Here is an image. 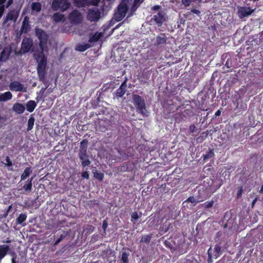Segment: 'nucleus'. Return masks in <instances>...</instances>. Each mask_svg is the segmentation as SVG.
I'll use <instances>...</instances> for the list:
<instances>
[{
    "label": "nucleus",
    "instance_id": "obj_55",
    "mask_svg": "<svg viewBox=\"0 0 263 263\" xmlns=\"http://www.w3.org/2000/svg\"><path fill=\"white\" fill-rule=\"evenodd\" d=\"M221 114V111L220 110H218L216 111V112L215 113V116L217 117L219 116Z\"/></svg>",
    "mask_w": 263,
    "mask_h": 263
},
{
    "label": "nucleus",
    "instance_id": "obj_50",
    "mask_svg": "<svg viewBox=\"0 0 263 263\" xmlns=\"http://www.w3.org/2000/svg\"><path fill=\"white\" fill-rule=\"evenodd\" d=\"M161 9V6L159 5H155L152 7V10H158Z\"/></svg>",
    "mask_w": 263,
    "mask_h": 263
},
{
    "label": "nucleus",
    "instance_id": "obj_16",
    "mask_svg": "<svg viewBox=\"0 0 263 263\" xmlns=\"http://www.w3.org/2000/svg\"><path fill=\"white\" fill-rule=\"evenodd\" d=\"M10 250V247L8 245H0V263L2 259L6 255Z\"/></svg>",
    "mask_w": 263,
    "mask_h": 263
},
{
    "label": "nucleus",
    "instance_id": "obj_49",
    "mask_svg": "<svg viewBox=\"0 0 263 263\" xmlns=\"http://www.w3.org/2000/svg\"><path fill=\"white\" fill-rule=\"evenodd\" d=\"M164 245L167 248L171 249L172 248V245L171 243L168 241H166V240L165 241Z\"/></svg>",
    "mask_w": 263,
    "mask_h": 263
},
{
    "label": "nucleus",
    "instance_id": "obj_3",
    "mask_svg": "<svg viewBox=\"0 0 263 263\" xmlns=\"http://www.w3.org/2000/svg\"><path fill=\"white\" fill-rule=\"evenodd\" d=\"M132 100L137 111L140 112L143 117H148L149 116V112L146 108L144 99L139 95L133 94Z\"/></svg>",
    "mask_w": 263,
    "mask_h": 263
},
{
    "label": "nucleus",
    "instance_id": "obj_20",
    "mask_svg": "<svg viewBox=\"0 0 263 263\" xmlns=\"http://www.w3.org/2000/svg\"><path fill=\"white\" fill-rule=\"evenodd\" d=\"M12 98V95L10 91H7L0 95V102H5L10 100Z\"/></svg>",
    "mask_w": 263,
    "mask_h": 263
},
{
    "label": "nucleus",
    "instance_id": "obj_42",
    "mask_svg": "<svg viewBox=\"0 0 263 263\" xmlns=\"http://www.w3.org/2000/svg\"><path fill=\"white\" fill-rule=\"evenodd\" d=\"M195 0H181L182 4L185 7L189 6Z\"/></svg>",
    "mask_w": 263,
    "mask_h": 263
},
{
    "label": "nucleus",
    "instance_id": "obj_58",
    "mask_svg": "<svg viewBox=\"0 0 263 263\" xmlns=\"http://www.w3.org/2000/svg\"><path fill=\"white\" fill-rule=\"evenodd\" d=\"M6 0H0V5H4V3L6 2Z\"/></svg>",
    "mask_w": 263,
    "mask_h": 263
},
{
    "label": "nucleus",
    "instance_id": "obj_45",
    "mask_svg": "<svg viewBox=\"0 0 263 263\" xmlns=\"http://www.w3.org/2000/svg\"><path fill=\"white\" fill-rule=\"evenodd\" d=\"M107 226H108V222H107V220L105 219L103 221V224H102V228H103L104 232L105 233H106V230L107 228Z\"/></svg>",
    "mask_w": 263,
    "mask_h": 263
},
{
    "label": "nucleus",
    "instance_id": "obj_37",
    "mask_svg": "<svg viewBox=\"0 0 263 263\" xmlns=\"http://www.w3.org/2000/svg\"><path fill=\"white\" fill-rule=\"evenodd\" d=\"M130 165L127 163H124L120 167V171L121 172H128L129 170Z\"/></svg>",
    "mask_w": 263,
    "mask_h": 263
},
{
    "label": "nucleus",
    "instance_id": "obj_39",
    "mask_svg": "<svg viewBox=\"0 0 263 263\" xmlns=\"http://www.w3.org/2000/svg\"><path fill=\"white\" fill-rule=\"evenodd\" d=\"M211 252H212V247H211L208 250V262L209 263L213 262L212 258H213V255L212 254Z\"/></svg>",
    "mask_w": 263,
    "mask_h": 263
},
{
    "label": "nucleus",
    "instance_id": "obj_52",
    "mask_svg": "<svg viewBox=\"0 0 263 263\" xmlns=\"http://www.w3.org/2000/svg\"><path fill=\"white\" fill-rule=\"evenodd\" d=\"M144 0H134V5H136L139 3H142Z\"/></svg>",
    "mask_w": 263,
    "mask_h": 263
},
{
    "label": "nucleus",
    "instance_id": "obj_26",
    "mask_svg": "<svg viewBox=\"0 0 263 263\" xmlns=\"http://www.w3.org/2000/svg\"><path fill=\"white\" fill-rule=\"evenodd\" d=\"M203 200L204 198H201L200 197L195 198L194 196H190L186 200H185L184 202H191L192 203H194V205H195L197 203L202 201Z\"/></svg>",
    "mask_w": 263,
    "mask_h": 263
},
{
    "label": "nucleus",
    "instance_id": "obj_54",
    "mask_svg": "<svg viewBox=\"0 0 263 263\" xmlns=\"http://www.w3.org/2000/svg\"><path fill=\"white\" fill-rule=\"evenodd\" d=\"M257 198H255L252 202V204H251V205H252V208H253L254 206V204H255V203L257 201Z\"/></svg>",
    "mask_w": 263,
    "mask_h": 263
},
{
    "label": "nucleus",
    "instance_id": "obj_1",
    "mask_svg": "<svg viewBox=\"0 0 263 263\" xmlns=\"http://www.w3.org/2000/svg\"><path fill=\"white\" fill-rule=\"evenodd\" d=\"M35 34L39 40L40 50L34 54V59L37 63V73L39 80L44 82L45 80L46 69L47 67V59L44 54V51H48L47 44L49 40V35L41 28H35Z\"/></svg>",
    "mask_w": 263,
    "mask_h": 263
},
{
    "label": "nucleus",
    "instance_id": "obj_17",
    "mask_svg": "<svg viewBox=\"0 0 263 263\" xmlns=\"http://www.w3.org/2000/svg\"><path fill=\"white\" fill-rule=\"evenodd\" d=\"M13 110L17 114H22L25 111L24 106L19 103H15L12 107Z\"/></svg>",
    "mask_w": 263,
    "mask_h": 263
},
{
    "label": "nucleus",
    "instance_id": "obj_36",
    "mask_svg": "<svg viewBox=\"0 0 263 263\" xmlns=\"http://www.w3.org/2000/svg\"><path fill=\"white\" fill-rule=\"evenodd\" d=\"M129 253L126 252H123L121 255V260L123 263H128V256Z\"/></svg>",
    "mask_w": 263,
    "mask_h": 263
},
{
    "label": "nucleus",
    "instance_id": "obj_2",
    "mask_svg": "<svg viewBox=\"0 0 263 263\" xmlns=\"http://www.w3.org/2000/svg\"><path fill=\"white\" fill-rule=\"evenodd\" d=\"M88 145V142L86 139H83L80 142L78 156L83 167L88 166L91 163L87 154Z\"/></svg>",
    "mask_w": 263,
    "mask_h": 263
},
{
    "label": "nucleus",
    "instance_id": "obj_30",
    "mask_svg": "<svg viewBox=\"0 0 263 263\" xmlns=\"http://www.w3.org/2000/svg\"><path fill=\"white\" fill-rule=\"evenodd\" d=\"M102 36L103 33L102 32H97L89 37V42L94 43L98 42Z\"/></svg>",
    "mask_w": 263,
    "mask_h": 263
},
{
    "label": "nucleus",
    "instance_id": "obj_51",
    "mask_svg": "<svg viewBox=\"0 0 263 263\" xmlns=\"http://www.w3.org/2000/svg\"><path fill=\"white\" fill-rule=\"evenodd\" d=\"M13 0H8L6 8H8L13 3Z\"/></svg>",
    "mask_w": 263,
    "mask_h": 263
},
{
    "label": "nucleus",
    "instance_id": "obj_35",
    "mask_svg": "<svg viewBox=\"0 0 263 263\" xmlns=\"http://www.w3.org/2000/svg\"><path fill=\"white\" fill-rule=\"evenodd\" d=\"M27 218V215L25 214H21L16 218V223L21 224Z\"/></svg>",
    "mask_w": 263,
    "mask_h": 263
},
{
    "label": "nucleus",
    "instance_id": "obj_14",
    "mask_svg": "<svg viewBox=\"0 0 263 263\" xmlns=\"http://www.w3.org/2000/svg\"><path fill=\"white\" fill-rule=\"evenodd\" d=\"M31 29L29 18L28 16H25L22 22V25L20 30V34L27 33Z\"/></svg>",
    "mask_w": 263,
    "mask_h": 263
},
{
    "label": "nucleus",
    "instance_id": "obj_56",
    "mask_svg": "<svg viewBox=\"0 0 263 263\" xmlns=\"http://www.w3.org/2000/svg\"><path fill=\"white\" fill-rule=\"evenodd\" d=\"M16 258V256H14L12 257V258L11 259V263H16V261H15Z\"/></svg>",
    "mask_w": 263,
    "mask_h": 263
},
{
    "label": "nucleus",
    "instance_id": "obj_9",
    "mask_svg": "<svg viewBox=\"0 0 263 263\" xmlns=\"http://www.w3.org/2000/svg\"><path fill=\"white\" fill-rule=\"evenodd\" d=\"M254 12L250 7H239L238 8L237 15L239 18L242 19L250 15Z\"/></svg>",
    "mask_w": 263,
    "mask_h": 263
},
{
    "label": "nucleus",
    "instance_id": "obj_62",
    "mask_svg": "<svg viewBox=\"0 0 263 263\" xmlns=\"http://www.w3.org/2000/svg\"><path fill=\"white\" fill-rule=\"evenodd\" d=\"M225 65L228 67V68H229V64H228V61H227Z\"/></svg>",
    "mask_w": 263,
    "mask_h": 263
},
{
    "label": "nucleus",
    "instance_id": "obj_27",
    "mask_svg": "<svg viewBox=\"0 0 263 263\" xmlns=\"http://www.w3.org/2000/svg\"><path fill=\"white\" fill-rule=\"evenodd\" d=\"M73 3L77 7H84L88 5V0H73Z\"/></svg>",
    "mask_w": 263,
    "mask_h": 263
},
{
    "label": "nucleus",
    "instance_id": "obj_34",
    "mask_svg": "<svg viewBox=\"0 0 263 263\" xmlns=\"http://www.w3.org/2000/svg\"><path fill=\"white\" fill-rule=\"evenodd\" d=\"M34 121V118L32 116H31L28 121L27 128L28 131L31 130L33 128Z\"/></svg>",
    "mask_w": 263,
    "mask_h": 263
},
{
    "label": "nucleus",
    "instance_id": "obj_59",
    "mask_svg": "<svg viewBox=\"0 0 263 263\" xmlns=\"http://www.w3.org/2000/svg\"><path fill=\"white\" fill-rule=\"evenodd\" d=\"M203 139V138L202 137L201 138V136L199 137H198V138H197V140L198 141H202Z\"/></svg>",
    "mask_w": 263,
    "mask_h": 263
},
{
    "label": "nucleus",
    "instance_id": "obj_33",
    "mask_svg": "<svg viewBox=\"0 0 263 263\" xmlns=\"http://www.w3.org/2000/svg\"><path fill=\"white\" fill-rule=\"evenodd\" d=\"M93 176L95 178L99 180L100 181H103L104 177V175L103 173L100 172L98 171L93 172Z\"/></svg>",
    "mask_w": 263,
    "mask_h": 263
},
{
    "label": "nucleus",
    "instance_id": "obj_18",
    "mask_svg": "<svg viewBox=\"0 0 263 263\" xmlns=\"http://www.w3.org/2000/svg\"><path fill=\"white\" fill-rule=\"evenodd\" d=\"M167 37L165 33H161L158 35L156 39V45L158 46L165 44L166 43Z\"/></svg>",
    "mask_w": 263,
    "mask_h": 263
},
{
    "label": "nucleus",
    "instance_id": "obj_10",
    "mask_svg": "<svg viewBox=\"0 0 263 263\" xmlns=\"http://www.w3.org/2000/svg\"><path fill=\"white\" fill-rule=\"evenodd\" d=\"M127 79L126 78L125 80L122 83L119 88H118L114 93L115 98H122L126 93L127 91Z\"/></svg>",
    "mask_w": 263,
    "mask_h": 263
},
{
    "label": "nucleus",
    "instance_id": "obj_64",
    "mask_svg": "<svg viewBox=\"0 0 263 263\" xmlns=\"http://www.w3.org/2000/svg\"><path fill=\"white\" fill-rule=\"evenodd\" d=\"M169 229V227H167V228H165V232H167Z\"/></svg>",
    "mask_w": 263,
    "mask_h": 263
},
{
    "label": "nucleus",
    "instance_id": "obj_40",
    "mask_svg": "<svg viewBox=\"0 0 263 263\" xmlns=\"http://www.w3.org/2000/svg\"><path fill=\"white\" fill-rule=\"evenodd\" d=\"M214 200H212L211 201H208L206 202H205L203 205H204V207L205 209H209L210 208H211L213 204H214Z\"/></svg>",
    "mask_w": 263,
    "mask_h": 263
},
{
    "label": "nucleus",
    "instance_id": "obj_32",
    "mask_svg": "<svg viewBox=\"0 0 263 263\" xmlns=\"http://www.w3.org/2000/svg\"><path fill=\"white\" fill-rule=\"evenodd\" d=\"M214 155H215V154H214L213 149H209V151L208 152H207L205 154L203 155V156H202L203 160L204 162H205L209 159L214 157Z\"/></svg>",
    "mask_w": 263,
    "mask_h": 263
},
{
    "label": "nucleus",
    "instance_id": "obj_25",
    "mask_svg": "<svg viewBox=\"0 0 263 263\" xmlns=\"http://www.w3.org/2000/svg\"><path fill=\"white\" fill-rule=\"evenodd\" d=\"M32 171L31 167H26L21 176V180H24L27 179L32 173Z\"/></svg>",
    "mask_w": 263,
    "mask_h": 263
},
{
    "label": "nucleus",
    "instance_id": "obj_15",
    "mask_svg": "<svg viewBox=\"0 0 263 263\" xmlns=\"http://www.w3.org/2000/svg\"><path fill=\"white\" fill-rule=\"evenodd\" d=\"M212 254L213 255L214 258H217L220 255L222 254V251L221 250V247L219 243L215 245L214 249L212 248Z\"/></svg>",
    "mask_w": 263,
    "mask_h": 263
},
{
    "label": "nucleus",
    "instance_id": "obj_60",
    "mask_svg": "<svg viewBox=\"0 0 263 263\" xmlns=\"http://www.w3.org/2000/svg\"><path fill=\"white\" fill-rule=\"evenodd\" d=\"M263 192V185L261 186V189L259 191L260 193H262Z\"/></svg>",
    "mask_w": 263,
    "mask_h": 263
},
{
    "label": "nucleus",
    "instance_id": "obj_21",
    "mask_svg": "<svg viewBox=\"0 0 263 263\" xmlns=\"http://www.w3.org/2000/svg\"><path fill=\"white\" fill-rule=\"evenodd\" d=\"M33 179V177H31L30 179H28L26 183L23 186V189L27 192H31L32 189V180Z\"/></svg>",
    "mask_w": 263,
    "mask_h": 263
},
{
    "label": "nucleus",
    "instance_id": "obj_43",
    "mask_svg": "<svg viewBox=\"0 0 263 263\" xmlns=\"http://www.w3.org/2000/svg\"><path fill=\"white\" fill-rule=\"evenodd\" d=\"M151 238L152 237L149 235H145L142 237L141 241H143L146 243H148L150 242Z\"/></svg>",
    "mask_w": 263,
    "mask_h": 263
},
{
    "label": "nucleus",
    "instance_id": "obj_22",
    "mask_svg": "<svg viewBox=\"0 0 263 263\" xmlns=\"http://www.w3.org/2000/svg\"><path fill=\"white\" fill-rule=\"evenodd\" d=\"M36 106V102L33 100H30L26 104V109L29 112H32Z\"/></svg>",
    "mask_w": 263,
    "mask_h": 263
},
{
    "label": "nucleus",
    "instance_id": "obj_13",
    "mask_svg": "<svg viewBox=\"0 0 263 263\" xmlns=\"http://www.w3.org/2000/svg\"><path fill=\"white\" fill-rule=\"evenodd\" d=\"M18 16V11L14 9L10 10L4 18V23H7L9 21L15 22Z\"/></svg>",
    "mask_w": 263,
    "mask_h": 263
},
{
    "label": "nucleus",
    "instance_id": "obj_61",
    "mask_svg": "<svg viewBox=\"0 0 263 263\" xmlns=\"http://www.w3.org/2000/svg\"><path fill=\"white\" fill-rule=\"evenodd\" d=\"M222 181L219 184L218 187H217V189H219L220 188V187L221 186V185H222Z\"/></svg>",
    "mask_w": 263,
    "mask_h": 263
},
{
    "label": "nucleus",
    "instance_id": "obj_46",
    "mask_svg": "<svg viewBox=\"0 0 263 263\" xmlns=\"http://www.w3.org/2000/svg\"><path fill=\"white\" fill-rule=\"evenodd\" d=\"M82 177L84 178H86L87 179H88L89 178V175L87 171H85L82 173Z\"/></svg>",
    "mask_w": 263,
    "mask_h": 263
},
{
    "label": "nucleus",
    "instance_id": "obj_5",
    "mask_svg": "<svg viewBox=\"0 0 263 263\" xmlns=\"http://www.w3.org/2000/svg\"><path fill=\"white\" fill-rule=\"evenodd\" d=\"M128 10L127 4L125 2H122L118 6L117 11L115 13L116 21H121L125 16Z\"/></svg>",
    "mask_w": 263,
    "mask_h": 263
},
{
    "label": "nucleus",
    "instance_id": "obj_24",
    "mask_svg": "<svg viewBox=\"0 0 263 263\" xmlns=\"http://www.w3.org/2000/svg\"><path fill=\"white\" fill-rule=\"evenodd\" d=\"M10 52L5 48L0 54V62H6L9 58Z\"/></svg>",
    "mask_w": 263,
    "mask_h": 263
},
{
    "label": "nucleus",
    "instance_id": "obj_31",
    "mask_svg": "<svg viewBox=\"0 0 263 263\" xmlns=\"http://www.w3.org/2000/svg\"><path fill=\"white\" fill-rule=\"evenodd\" d=\"M68 235V232L62 231V233L60 234L59 237L55 240L53 243V246L58 245L62 240L65 238Z\"/></svg>",
    "mask_w": 263,
    "mask_h": 263
},
{
    "label": "nucleus",
    "instance_id": "obj_47",
    "mask_svg": "<svg viewBox=\"0 0 263 263\" xmlns=\"http://www.w3.org/2000/svg\"><path fill=\"white\" fill-rule=\"evenodd\" d=\"M5 11V6L2 5L0 6V18L3 16L4 12Z\"/></svg>",
    "mask_w": 263,
    "mask_h": 263
},
{
    "label": "nucleus",
    "instance_id": "obj_28",
    "mask_svg": "<svg viewBox=\"0 0 263 263\" xmlns=\"http://www.w3.org/2000/svg\"><path fill=\"white\" fill-rule=\"evenodd\" d=\"M198 107L201 110L206 111L208 109L205 106V97L198 99Z\"/></svg>",
    "mask_w": 263,
    "mask_h": 263
},
{
    "label": "nucleus",
    "instance_id": "obj_53",
    "mask_svg": "<svg viewBox=\"0 0 263 263\" xmlns=\"http://www.w3.org/2000/svg\"><path fill=\"white\" fill-rule=\"evenodd\" d=\"M242 189L241 187L237 192V196L239 197L242 194Z\"/></svg>",
    "mask_w": 263,
    "mask_h": 263
},
{
    "label": "nucleus",
    "instance_id": "obj_7",
    "mask_svg": "<svg viewBox=\"0 0 263 263\" xmlns=\"http://www.w3.org/2000/svg\"><path fill=\"white\" fill-rule=\"evenodd\" d=\"M33 42L30 37H25L23 39L22 44L21 51L23 53H26L31 50L33 47Z\"/></svg>",
    "mask_w": 263,
    "mask_h": 263
},
{
    "label": "nucleus",
    "instance_id": "obj_38",
    "mask_svg": "<svg viewBox=\"0 0 263 263\" xmlns=\"http://www.w3.org/2000/svg\"><path fill=\"white\" fill-rule=\"evenodd\" d=\"M131 221L133 223H135L139 218V216L138 215V214L137 212L133 213L131 215Z\"/></svg>",
    "mask_w": 263,
    "mask_h": 263
},
{
    "label": "nucleus",
    "instance_id": "obj_12",
    "mask_svg": "<svg viewBox=\"0 0 263 263\" xmlns=\"http://www.w3.org/2000/svg\"><path fill=\"white\" fill-rule=\"evenodd\" d=\"M10 89L12 91H21L25 92L27 91L26 88L19 81H15L10 83L9 85Z\"/></svg>",
    "mask_w": 263,
    "mask_h": 263
},
{
    "label": "nucleus",
    "instance_id": "obj_48",
    "mask_svg": "<svg viewBox=\"0 0 263 263\" xmlns=\"http://www.w3.org/2000/svg\"><path fill=\"white\" fill-rule=\"evenodd\" d=\"M191 11L192 13H195V14H197L198 16L200 15V13H201L200 11L199 10H197V9H192Z\"/></svg>",
    "mask_w": 263,
    "mask_h": 263
},
{
    "label": "nucleus",
    "instance_id": "obj_6",
    "mask_svg": "<svg viewBox=\"0 0 263 263\" xmlns=\"http://www.w3.org/2000/svg\"><path fill=\"white\" fill-rule=\"evenodd\" d=\"M166 14L163 11H159L154 14L151 18V21L155 23L158 27H161L163 23L166 21Z\"/></svg>",
    "mask_w": 263,
    "mask_h": 263
},
{
    "label": "nucleus",
    "instance_id": "obj_41",
    "mask_svg": "<svg viewBox=\"0 0 263 263\" xmlns=\"http://www.w3.org/2000/svg\"><path fill=\"white\" fill-rule=\"evenodd\" d=\"M197 130V128L196 127V126L195 125V124H191L190 126H189V134H193L194 133H195L196 132Z\"/></svg>",
    "mask_w": 263,
    "mask_h": 263
},
{
    "label": "nucleus",
    "instance_id": "obj_44",
    "mask_svg": "<svg viewBox=\"0 0 263 263\" xmlns=\"http://www.w3.org/2000/svg\"><path fill=\"white\" fill-rule=\"evenodd\" d=\"M5 160L7 162V163L5 164L6 165L9 167L12 166V161H11L9 156H7L6 157Z\"/></svg>",
    "mask_w": 263,
    "mask_h": 263
},
{
    "label": "nucleus",
    "instance_id": "obj_19",
    "mask_svg": "<svg viewBox=\"0 0 263 263\" xmlns=\"http://www.w3.org/2000/svg\"><path fill=\"white\" fill-rule=\"evenodd\" d=\"M42 5L39 2H33L31 5V9L32 13H39L42 10Z\"/></svg>",
    "mask_w": 263,
    "mask_h": 263
},
{
    "label": "nucleus",
    "instance_id": "obj_8",
    "mask_svg": "<svg viewBox=\"0 0 263 263\" xmlns=\"http://www.w3.org/2000/svg\"><path fill=\"white\" fill-rule=\"evenodd\" d=\"M101 12L97 8H93L88 10L87 18L90 22H97L101 17Z\"/></svg>",
    "mask_w": 263,
    "mask_h": 263
},
{
    "label": "nucleus",
    "instance_id": "obj_4",
    "mask_svg": "<svg viewBox=\"0 0 263 263\" xmlns=\"http://www.w3.org/2000/svg\"><path fill=\"white\" fill-rule=\"evenodd\" d=\"M70 6L71 3L68 0H53L51 8L54 11L60 10L64 12L68 9Z\"/></svg>",
    "mask_w": 263,
    "mask_h": 263
},
{
    "label": "nucleus",
    "instance_id": "obj_11",
    "mask_svg": "<svg viewBox=\"0 0 263 263\" xmlns=\"http://www.w3.org/2000/svg\"><path fill=\"white\" fill-rule=\"evenodd\" d=\"M69 19L71 23L78 24L81 22L82 16L78 10H74L69 14Z\"/></svg>",
    "mask_w": 263,
    "mask_h": 263
},
{
    "label": "nucleus",
    "instance_id": "obj_57",
    "mask_svg": "<svg viewBox=\"0 0 263 263\" xmlns=\"http://www.w3.org/2000/svg\"><path fill=\"white\" fill-rule=\"evenodd\" d=\"M2 121H6V118H4V117H1L0 116V122Z\"/></svg>",
    "mask_w": 263,
    "mask_h": 263
},
{
    "label": "nucleus",
    "instance_id": "obj_23",
    "mask_svg": "<svg viewBox=\"0 0 263 263\" xmlns=\"http://www.w3.org/2000/svg\"><path fill=\"white\" fill-rule=\"evenodd\" d=\"M90 47V45L88 43L84 44H77L75 47V50L80 52H83Z\"/></svg>",
    "mask_w": 263,
    "mask_h": 263
},
{
    "label": "nucleus",
    "instance_id": "obj_29",
    "mask_svg": "<svg viewBox=\"0 0 263 263\" xmlns=\"http://www.w3.org/2000/svg\"><path fill=\"white\" fill-rule=\"evenodd\" d=\"M52 19L55 22H64V15L60 13H55L53 14Z\"/></svg>",
    "mask_w": 263,
    "mask_h": 263
},
{
    "label": "nucleus",
    "instance_id": "obj_63",
    "mask_svg": "<svg viewBox=\"0 0 263 263\" xmlns=\"http://www.w3.org/2000/svg\"><path fill=\"white\" fill-rule=\"evenodd\" d=\"M95 1L96 2L95 5H97L100 1V0H95Z\"/></svg>",
    "mask_w": 263,
    "mask_h": 263
}]
</instances>
